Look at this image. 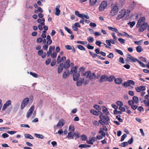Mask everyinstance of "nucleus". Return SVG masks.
I'll return each instance as SVG.
<instances>
[{"label": "nucleus", "mask_w": 149, "mask_h": 149, "mask_svg": "<svg viewBox=\"0 0 149 149\" xmlns=\"http://www.w3.org/2000/svg\"><path fill=\"white\" fill-rule=\"evenodd\" d=\"M107 81L109 82L113 81L115 79V77L113 75H110L109 77L107 76Z\"/></svg>", "instance_id": "nucleus-21"}, {"label": "nucleus", "mask_w": 149, "mask_h": 149, "mask_svg": "<svg viewBox=\"0 0 149 149\" xmlns=\"http://www.w3.org/2000/svg\"><path fill=\"white\" fill-rule=\"evenodd\" d=\"M57 54L56 52H53L51 55V56L52 58H54L56 57Z\"/></svg>", "instance_id": "nucleus-48"}, {"label": "nucleus", "mask_w": 149, "mask_h": 149, "mask_svg": "<svg viewBox=\"0 0 149 149\" xmlns=\"http://www.w3.org/2000/svg\"><path fill=\"white\" fill-rule=\"evenodd\" d=\"M43 53V50H39L38 52V54L39 56L42 55Z\"/></svg>", "instance_id": "nucleus-63"}, {"label": "nucleus", "mask_w": 149, "mask_h": 149, "mask_svg": "<svg viewBox=\"0 0 149 149\" xmlns=\"http://www.w3.org/2000/svg\"><path fill=\"white\" fill-rule=\"evenodd\" d=\"M77 43L78 44H81L82 45H85L87 43V42L86 41H77Z\"/></svg>", "instance_id": "nucleus-52"}, {"label": "nucleus", "mask_w": 149, "mask_h": 149, "mask_svg": "<svg viewBox=\"0 0 149 149\" xmlns=\"http://www.w3.org/2000/svg\"><path fill=\"white\" fill-rule=\"evenodd\" d=\"M127 136V135L126 134H124L121 137V139H120L121 141H123L124 140V139H125V138Z\"/></svg>", "instance_id": "nucleus-60"}, {"label": "nucleus", "mask_w": 149, "mask_h": 149, "mask_svg": "<svg viewBox=\"0 0 149 149\" xmlns=\"http://www.w3.org/2000/svg\"><path fill=\"white\" fill-rule=\"evenodd\" d=\"M114 113L115 114H121L122 113V112L120 111H119L118 110H115L113 111Z\"/></svg>", "instance_id": "nucleus-51"}, {"label": "nucleus", "mask_w": 149, "mask_h": 149, "mask_svg": "<svg viewBox=\"0 0 149 149\" xmlns=\"http://www.w3.org/2000/svg\"><path fill=\"white\" fill-rule=\"evenodd\" d=\"M47 44L50 45L52 42V40L51 39V37L49 35H48L47 36Z\"/></svg>", "instance_id": "nucleus-22"}, {"label": "nucleus", "mask_w": 149, "mask_h": 149, "mask_svg": "<svg viewBox=\"0 0 149 149\" xmlns=\"http://www.w3.org/2000/svg\"><path fill=\"white\" fill-rule=\"evenodd\" d=\"M70 59H67L66 61L64 63V65L63 66L65 69H67L70 66Z\"/></svg>", "instance_id": "nucleus-7"}, {"label": "nucleus", "mask_w": 149, "mask_h": 149, "mask_svg": "<svg viewBox=\"0 0 149 149\" xmlns=\"http://www.w3.org/2000/svg\"><path fill=\"white\" fill-rule=\"evenodd\" d=\"M87 40L89 42L91 43L93 42L94 39L93 37L90 36L87 38Z\"/></svg>", "instance_id": "nucleus-37"}, {"label": "nucleus", "mask_w": 149, "mask_h": 149, "mask_svg": "<svg viewBox=\"0 0 149 149\" xmlns=\"http://www.w3.org/2000/svg\"><path fill=\"white\" fill-rule=\"evenodd\" d=\"M126 13V10L125 9H123L120 12V14L123 17L125 15Z\"/></svg>", "instance_id": "nucleus-41"}, {"label": "nucleus", "mask_w": 149, "mask_h": 149, "mask_svg": "<svg viewBox=\"0 0 149 149\" xmlns=\"http://www.w3.org/2000/svg\"><path fill=\"white\" fill-rule=\"evenodd\" d=\"M77 66H75L74 67L72 68L71 70V72L72 73H76L77 72Z\"/></svg>", "instance_id": "nucleus-26"}, {"label": "nucleus", "mask_w": 149, "mask_h": 149, "mask_svg": "<svg viewBox=\"0 0 149 149\" xmlns=\"http://www.w3.org/2000/svg\"><path fill=\"white\" fill-rule=\"evenodd\" d=\"M127 58L128 59H130V61L132 62L135 63L136 61L137 62V61L138 60L137 59L134 57L129 54L128 55Z\"/></svg>", "instance_id": "nucleus-10"}, {"label": "nucleus", "mask_w": 149, "mask_h": 149, "mask_svg": "<svg viewBox=\"0 0 149 149\" xmlns=\"http://www.w3.org/2000/svg\"><path fill=\"white\" fill-rule=\"evenodd\" d=\"M97 0H90L89 3V4L91 6L94 5L96 3Z\"/></svg>", "instance_id": "nucleus-34"}, {"label": "nucleus", "mask_w": 149, "mask_h": 149, "mask_svg": "<svg viewBox=\"0 0 149 149\" xmlns=\"http://www.w3.org/2000/svg\"><path fill=\"white\" fill-rule=\"evenodd\" d=\"M74 135L76 136V138L74 139H76L77 138H78L80 137V134L78 132H76L74 133Z\"/></svg>", "instance_id": "nucleus-43"}, {"label": "nucleus", "mask_w": 149, "mask_h": 149, "mask_svg": "<svg viewBox=\"0 0 149 149\" xmlns=\"http://www.w3.org/2000/svg\"><path fill=\"white\" fill-rule=\"evenodd\" d=\"M96 141V138L95 137H92L91 139L90 140H87L86 142L87 143L91 144V145L93 144V142Z\"/></svg>", "instance_id": "nucleus-16"}, {"label": "nucleus", "mask_w": 149, "mask_h": 149, "mask_svg": "<svg viewBox=\"0 0 149 149\" xmlns=\"http://www.w3.org/2000/svg\"><path fill=\"white\" fill-rule=\"evenodd\" d=\"M63 64V63H61L59 65L58 68V74L61 73L63 70L64 68Z\"/></svg>", "instance_id": "nucleus-12"}, {"label": "nucleus", "mask_w": 149, "mask_h": 149, "mask_svg": "<svg viewBox=\"0 0 149 149\" xmlns=\"http://www.w3.org/2000/svg\"><path fill=\"white\" fill-rule=\"evenodd\" d=\"M49 44H47L44 45L43 46L42 48L45 50H47Z\"/></svg>", "instance_id": "nucleus-62"}, {"label": "nucleus", "mask_w": 149, "mask_h": 149, "mask_svg": "<svg viewBox=\"0 0 149 149\" xmlns=\"http://www.w3.org/2000/svg\"><path fill=\"white\" fill-rule=\"evenodd\" d=\"M35 109V107L34 105H32L26 113V117L29 118L32 115Z\"/></svg>", "instance_id": "nucleus-4"}, {"label": "nucleus", "mask_w": 149, "mask_h": 149, "mask_svg": "<svg viewBox=\"0 0 149 149\" xmlns=\"http://www.w3.org/2000/svg\"><path fill=\"white\" fill-rule=\"evenodd\" d=\"M29 74L31 75L35 78H37L38 77V75L35 73H33L32 72H30Z\"/></svg>", "instance_id": "nucleus-44"}, {"label": "nucleus", "mask_w": 149, "mask_h": 149, "mask_svg": "<svg viewBox=\"0 0 149 149\" xmlns=\"http://www.w3.org/2000/svg\"><path fill=\"white\" fill-rule=\"evenodd\" d=\"M116 104L117 105L120 106H122L123 105V102L121 101H117L116 102Z\"/></svg>", "instance_id": "nucleus-55"}, {"label": "nucleus", "mask_w": 149, "mask_h": 149, "mask_svg": "<svg viewBox=\"0 0 149 149\" xmlns=\"http://www.w3.org/2000/svg\"><path fill=\"white\" fill-rule=\"evenodd\" d=\"M91 73V71L89 70L86 72L82 74L81 75L82 76H86V78H88Z\"/></svg>", "instance_id": "nucleus-24"}, {"label": "nucleus", "mask_w": 149, "mask_h": 149, "mask_svg": "<svg viewBox=\"0 0 149 149\" xmlns=\"http://www.w3.org/2000/svg\"><path fill=\"white\" fill-rule=\"evenodd\" d=\"M65 121L63 119H61L59 120L58 124L57 125V127H62L65 124Z\"/></svg>", "instance_id": "nucleus-14"}, {"label": "nucleus", "mask_w": 149, "mask_h": 149, "mask_svg": "<svg viewBox=\"0 0 149 149\" xmlns=\"http://www.w3.org/2000/svg\"><path fill=\"white\" fill-rule=\"evenodd\" d=\"M43 40V39L41 38H38L36 40V42L37 43H40Z\"/></svg>", "instance_id": "nucleus-64"}, {"label": "nucleus", "mask_w": 149, "mask_h": 149, "mask_svg": "<svg viewBox=\"0 0 149 149\" xmlns=\"http://www.w3.org/2000/svg\"><path fill=\"white\" fill-rule=\"evenodd\" d=\"M107 6V3L106 1H103L102 2L99 7V9L100 11H104L106 8Z\"/></svg>", "instance_id": "nucleus-2"}, {"label": "nucleus", "mask_w": 149, "mask_h": 149, "mask_svg": "<svg viewBox=\"0 0 149 149\" xmlns=\"http://www.w3.org/2000/svg\"><path fill=\"white\" fill-rule=\"evenodd\" d=\"M90 111L91 113H93L94 115L96 116L98 115V113L97 112V111L94 109L91 110Z\"/></svg>", "instance_id": "nucleus-40"}, {"label": "nucleus", "mask_w": 149, "mask_h": 149, "mask_svg": "<svg viewBox=\"0 0 149 149\" xmlns=\"http://www.w3.org/2000/svg\"><path fill=\"white\" fill-rule=\"evenodd\" d=\"M65 29L66 31L68 33L70 34H72V32L70 29L67 27H65Z\"/></svg>", "instance_id": "nucleus-54"}, {"label": "nucleus", "mask_w": 149, "mask_h": 149, "mask_svg": "<svg viewBox=\"0 0 149 149\" xmlns=\"http://www.w3.org/2000/svg\"><path fill=\"white\" fill-rule=\"evenodd\" d=\"M104 117L103 118V119L105 121V124L108 125L109 124V121L110 120L109 118L107 116H103Z\"/></svg>", "instance_id": "nucleus-18"}, {"label": "nucleus", "mask_w": 149, "mask_h": 149, "mask_svg": "<svg viewBox=\"0 0 149 149\" xmlns=\"http://www.w3.org/2000/svg\"><path fill=\"white\" fill-rule=\"evenodd\" d=\"M104 107L105 108L102 111L103 113H105V114L106 115H107L108 114H109V112L108 111V109L106 107Z\"/></svg>", "instance_id": "nucleus-38"}, {"label": "nucleus", "mask_w": 149, "mask_h": 149, "mask_svg": "<svg viewBox=\"0 0 149 149\" xmlns=\"http://www.w3.org/2000/svg\"><path fill=\"white\" fill-rule=\"evenodd\" d=\"M148 26V24L147 23H144L141 24L139 27L138 31L139 32L143 31L146 29Z\"/></svg>", "instance_id": "nucleus-5"}, {"label": "nucleus", "mask_w": 149, "mask_h": 149, "mask_svg": "<svg viewBox=\"0 0 149 149\" xmlns=\"http://www.w3.org/2000/svg\"><path fill=\"white\" fill-rule=\"evenodd\" d=\"M133 101L134 102V103H137L139 102V99L136 96H134L132 98Z\"/></svg>", "instance_id": "nucleus-35"}, {"label": "nucleus", "mask_w": 149, "mask_h": 149, "mask_svg": "<svg viewBox=\"0 0 149 149\" xmlns=\"http://www.w3.org/2000/svg\"><path fill=\"white\" fill-rule=\"evenodd\" d=\"M57 61L58 63H59L61 62V56L59 55L58 56Z\"/></svg>", "instance_id": "nucleus-61"}, {"label": "nucleus", "mask_w": 149, "mask_h": 149, "mask_svg": "<svg viewBox=\"0 0 149 149\" xmlns=\"http://www.w3.org/2000/svg\"><path fill=\"white\" fill-rule=\"evenodd\" d=\"M29 99L28 97L25 98L22 101L21 106V109H23L29 103Z\"/></svg>", "instance_id": "nucleus-3"}, {"label": "nucleus", "mask_w": 149, "mask_h": 149, "mask_svg": "<svg viewBox=\"0 0 149 149\" xmlns=\"http://www.w3.org/2000/svg\"><path fill=\"white\" fill-rule=\"evenodd\" d=\"M84 81V79H82L79 81H77L76 82V85L78 86H80L82 84Z\"/></svg>", "instance_id": "nucleus-23"}, {"label": "nucleus", "mask_w": 149, "mask_h": 149, "mask_svg": "<svg viewBox=\"0 0 149 149\" xmlns=\"http://www.w3.org/2000/svg\"><path fill=\"white\" fill-rule=\"evenodd\" d=\"M78 48L79 49L81 50H85V48L82 45H79L77 46Z\"/></svg>", "instance_id": "nucleus-46"}, {"label": "nucleus", "mask_w": 149, "mask_h": 149, "mask_svg": "<svg viewBox=\"0 0 149 149\" xmlns=\"http://www.w3.org/2000/svg\"><path fill=\"white\" fill-rule=\"evenodd\" d=\"M81 137L82 141H86L88 139L87 137L85 134L81 135Z\"/></svg>", "instance_id": "nucleus-42"}, {"label": "nucleus", "mask_w": 149, "mask_h": 149, "mask_svg": "<svg viewBox=\"0 0 149 149\" xmlns=\"http://www.w3.org/2000/svg\"><path fill=\"white\" fill-rule=\"evenodd\" d=\"M108 28L110 30L113 31H115L116 33H118L119 35L122 36V34H121L120 33H119L117 30V29L116 28H113L112 27H111L110 26H108Z\"/></svg>", "instance_id": "nucleus-15"}, {"label": "nucleus", "mask_w": 149, "mask_h": 149, "mask_svg": "<svg viewBox=\"0 0 149 149\" xmlns=\"http://www.w3.org/2000/svg\"><path fill=\"white\" fill-rule=\"evenodd\" d=\"M123 84L125 87H127L130 86L128 80L127 81L125 82Z\"/></svg>", "instance_id": "nucleus-56"}, {"label": "nucleus", "mask_w": 149, "mask_h": 149, "mask_svg": "<svg viewBox=\"0 0 149 149\" xmlns=\"http://www.w3.org/2000/svg\"><path fill=\"white\" fill-rule=\"evenodd\" d=\"M135 21H133L132 22H129L128 23V24L130 25V27L132 28L135 25Z\"/></svg>", "instance_id": "nucleus-36"}, {"label": "nucleus", "mask_w": 149, "mask_h": 149, "mask_svg": "<svg viewBox=\"0 0 149 149\" xmlns=\"http://www.w3.org/2000/svg\"><path fill=\"white\" fill-rule=\"evenodd\" d=\"M146 20L145 17H141L138 21V22L136 25V27L139 28L140 26L143 24Z\"/></svg>", "instance_id": "nucleus-6"}, {"label": "nucleus", "mask_w": 149, "mask_h": 149, "mask_svg": "<svg viewBox=\"0 0 149 149\" xmlns=\"http://www.w3.org/2000/svg\"><path fill=\"white\" fill-rule=\"evenodd\" d=\"M101 114L100 115L99 118L100 119L99 120V123L102 124V125H104V124H105V121L104 120H102L103 118L104 117L103 116V113L101 112Z\"/></svg>", "instance_id": "nucleus-13"}, {"label": "nucleus", "mask_w": 149, "mask_h": 149, "mask_svg": "<svg viewBox=\"0 0 149 149\" xmlns=\"http://www.w3.org/2000/svg\"><path fill=\"white\" fill-rule=\"evenodd\" d=\"M136 49L137 52L139 53L141 52L143 50L142 47L140 46H137L136 48Z\"/></svg>", "instance_id": "nucleus-30"}, {"label": "nucleus", "mask_w": 149, "mask_h": 149, "mask_svg": "<svg viewBox=\"0 0 149 149\" xmlns=\"http://www.w3.org/2000/svg\"><path fill=\"white\" fill-rule=\"evenodd\" d=\"M128 103L131 106L132 105L134 104V102L132 100H130L128 101Z\"/></svg>", "instance_id": "nucleus-58"}, {"label": "nucleus", "mask_w": 149, "mask_h": 149, "mask_svg": "<svg viewBox=\"0 0 149 149\" xmlns=\"http://www.w3.org/2000/svg\"><path fill=\"white\" fill-rule=\"evenodd\" d=\"M122 79L121 78H116L115 79L114 82L116 84H120L122 82Z\"/></svg>", "instance_id": "nucleus-20"}, {"label": "nucleus", "mask_w": 149, "mask_h": 149, "mask_svg": "<svg viewBox=\"0 0 149 149\" xmlns=\"http://www.w3.org/2000/svg\"><path fill=\"white\" fill-rule=\"evenodd\" d=\"M69 72L68 71L67 72H64L63 74V77L64 78H66L69 77Z\"/></svg>", "instance_id": "nucleus-25"}, {"label": "nucleus", "mask_w": 149, "mask_h": 149, "mask_svg": "<svg viewBox=\"0 0 149 149\" xmlns=\"http://www.w3.org/2000/svg\"><path fill=\"white\" fill-rule=\"evenodd\" d=\"M34 135L36 137L39 138L43 139L45 138V136L42 134L35 133Z\"/></svg>", "instance_id": "nucleus-29"}, {"label": "nucleus", "mask_w": 149, "mask_h": 149, "mask_svg": "<svg viewBox=\"0 0 149 149\" xmlns=\"http://www.w3.org/2000/svg\"><path fill=\"white\" fill-rule=\"evenodd\" d=\"M91 145H89L87 144H81L79 145V147L81 148H89L91 147Z\"/></svg>", "instance_id": "nucleus-27"}, {"label": "nucleus", "mask_w": 149, "mask_h": 149, "mask_svg": "<svg viewBox=\"0 0 149 149\" xmlns=\"http://www.w3.org/2000/svg\"><path fill=\"white\" fill-rule=\"evenodd\" d=\"M115 51L116 52L121 55H123V52L120 50L116 49Z\"/></svg>", "instance_id": "nucleus-50"}, {"label": "nucleus", "mask_w": 149, "mask_h": 149, "mask_svg": "<svg viewBox=\"0 0 149 149\" xmlns=\"http://www.w3.org/2000/svg\"><path fill=\"white\" fill-rule=\"evenodd\" d=\"M25 137L27 139H34L33 136H31V135L28 134H24Z\"/></svg>", "instance_id": "nucleus-31"}, {"label": "nucleus", "mask_w": 149, "mask_h": 149, "mask_svg": "<svg viewBox=\"0 0 149 149\" xmlns=\"http://www.w3.org/2000/svg\"><path fill=\"white\" fill-rule=\"evenodd\" d=\"M136 91L138 92H140L141 91H144L146 90V87L144 86H141L139 87H137L135 88Z\"/></svg>", "instance_id": "nucleus-9"}, {"label": "nucleus", "mask_w": 149, "mask_h": 149, "mask_svg": "<svg viewBox=\"0 0 149 149\" xmlns=\"http://www.w3.org/2000/svg\"><path fill=\"white\" fill-rule=\"evenodd\" d=\"M121 116L120 115H117L116 117V118L120 122H122L123 120L120 118Z\"/></svg>", "instance_id": "nucleus-45"}, {"label": "nucleus", "mask_w": 149, "mask_h": 149, "mask_svg": "<svg viewBox=\"0 0 149 149\" xmlns=\"http://www.w3.org/2000/svg\"><path fill=\"white\" fill-rule=\"evenodd\" d=\"M75 14L77 17L80 18H83V15L79 14V12L78 11H75Z\"/></svg>", "instance_id": "nucleus-32"}, {"label": "nucleus", "mask_w": 149, "mask_h": 149, "mask_svg": "<svg viewBox=\"0 0 149 149\" xmlns=\"http://www.w3.org/2000/svg\"><path fill=\"white\" fill-rule=\"evenodd\" d=\"M95 77L96 75L94 73H91V74L89 75L88 78L90 79H92L95 78Z\"/></svg>", "instance_id": "nucleus-33"}, {"label": "nucleus", "mask_w": 149, "mask_h": 149, "mask_svg": "<svg viewBox=\"0 0 149 149\" xmlns=\"http://www.w3.org/2000/svg\"><path fill=\"white\" fill-rule=\"evenodd\" d=\"M60 7V6L59 5H58L55 8L56 12L55 13V15H56L58 16L60 13V10H59Z\"/></svg>", "instance_id": "nucleus-17"}, {"label": "nucleus", "mask_w": 149, "mask_h": 149, "mask_svg": "<svg viewBox=\"0 0 149 149\" xmlns=\"http://www.w3.org/2000/svg\"><path fill=\"white\" fill-rule=\"evenodd\" d=\"M11 102L10 100H8L4 104L3 106V107L2 109V110L4 111L11 104Z\"/></svg>", "instance_id": "nucleus-8"}, {"label": "nucleus", "mask_w": 149, "mask_h": 149, "mask_svg": "<svg viewBox=\"0 0 149 149\" xmlns=\"http://www.w3.org/2000/svg\"><path fill=\"white\" fill-rule=\"evenodd\" d=\"M119 10V8L118 6L116 5L113 6L111 7V10L110 11V14L111 16H113L117 14Z\"/></svg>", "instance_id": "nucleus-1"}, {"label": "nucleus", "mask_w": 149, "mask_h": 149, "mask_svg": "<svg viewBox=\"0 0 149 149\" xmlns=\"http://www.w3.org/2000/svg\"><path fill=\"white\" fill-rule=\"evenodd\" d=\"M80 76V74L79 73H75L73 75V79L74 81H76L79 79Z\"/></svg>", "instance_id": "nucleus-19"}, {"label": "nucleus", "mask_w": 149, "mask_h": 149, "mask_svg": "<svg viewBox=\"0 0 149 149\" xmlns=\"http://www.w3.org/2000/svg\"><path fill=\"white\" fill-rule=\"evenodd\" d=\"M107 75H102L101 77L99 82L100 83H102L104 81H107Z\"/></svg>", "instance_id": "nucleus-11"}, {"label": "nucleus", "mask_w": 149, "mask_h": 149, "mask_svg": "<svg viewBox=\"0 0 149 149\" xmlns=\"http://www.w3.org/2000/svg\"><path fill=\"white\" fill-rule=\"evenodd\" d=\"M69 130L71 132H74V127L73 125H70L69 128Z\"/></svg>", "instance_id": "nucleus-39"}, {"label": "nucleus", "mask_w": 149, "mask_h": 149, "mask_svg": "<svg viewBox=\"0 0 149 149\" xmlns=\"http://www.w3.org/2000/svg\"><path fill=\"white\" fill-rule=\"evenodd\" d=\"M90 54L92 57L93 58H95L96 57H97V54L95 53H94L93 52H89Z\"/></svg>", "instance_id": "nucleus-47"}, {"label": "nucleus", "mask_w": 149, "mask_h": 149, "mask_svg": "<svg viewBox=\"0 0 149 149\" xmlns=\"http://www.w3.org/2000/svg\"><path fill=\"white\" fill-rule=\"evenodd\" d=\"M118 40L121 44H124L125 42V40L122 38H118Z\"/></svg>", "instance_id": "nucleus-49"}, {"label": "nucleus", "mask_w": 149, "mask_h": 149, "mask_svg": "<svg viewBox=\"0 0 149 149\" xmlns=\"http://www.w3.org/2000/svg\"><path fill=\"white\" fill-rule=\"evenodd\" d=\"M74 134H73L72 132H69L67 136V138H70L71 139H74Z\"/></svg>", "instance_id": "nucleus-28"}, {"label": "nucleus", "mask_w": 149, "mask_h": 149, "mask_svg": "<svg viewBox=\"0 0 149 149\" xmlns=\"http://www.w3.org/2000/svg\"><path fill=\"white\" fill-rule=\"evenodd\" d=\"M118 109L121 112H125V108L124 107H122V106H120Z\"/></svg>", "instance_id": "nucleus-59"}, {"label": "nucleus", "mask_w": 149, "mask_h": 149, "mask_svg": "<svg viewBox=\"0 0 149 149\" xmlns=\"http://www.w3.org/2000/svg\"><path fill=\"white\" fill-rule=\"evenodd\" d=\"M139 58L142 61L147 63L146 59V58L142 56H141Z\"/></svg>", "instance_id": "nucleus-57"}, {"label": "nucleus", "mask_w": 149, "mask_h": 149, "mask_svg": "<svg viewBox=\"0 0 149 149\" xmlns=\"http://www.w3.org/2000/svg\"><path fill=\"white\" fill-rule=\"evenodd\" d=\"M99 133L101 134L102 136L104 137L105 136V133L102 130H100L99 131Z\"/></svg>", "instance_id": "nucleus-53"}]
</instances>
